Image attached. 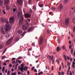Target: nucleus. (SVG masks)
<instances>
[{"label":"nucleus","instance_id":"obj_4","mask_svg":"<svg viewBox=\"0 0 75 75\" xmlns=\"http://www.w3.org/2000/svg\"><path fill=\"white\" fill-rule=\"evenodd\" d=\"M19 69H21V72H23V70H24V71H27V69H28V67L25 66L24 68H21L20 67Z\"/></svg>","mask_w":75,"mask_h":75},{"label":"nucleus","instance_id":"obj_7","mask_svg":"<svg viewBox=\"0 0 75 75\" xmlns=\"http://www.w3.org/2000/svg\"><path fill=\"white\" fill-rule=\"evenodd\" d=\"M43 42V37L42 36L40 38V40L39 41V44L40 45H41L42 44Z\"/></svg>","mask_w":75,"mask_h":75},{"label":"nucleus","instance_id":"obj_27","mask_svg":"<svg viewBox=\"0 0 75 75\" xmlns=\"http://www.w3.org/2000/svg\"><path fill=\"white\" fill-rule=\"evenodd\" d=\"M65 46L64 45L62 47V48L63 49V50H65Z\"/></svg>","mask_w":75,"mask_h":75},{"label":"nucleus","instance_id":"obj_31","mask_svg":"<svg viewBox=\"0 0 75 75\" xmlns=\"http://www.w3.org/2000/svg\"><path fill=\"white\" fill-rule=\"evenodd\" d=\"M52 10H55L56 9V8H55V7H52L51 8Z\"/></svg>","mask_w":75,"mask_h":75},{"label":"nucleus","instance_id":"obj_59","mask_svg":"<svg viewBox=\"0 0 75 75\" xmlns=\"http://www.w3.org/2000/svg\"><path fill=\"white\" fill-rule=\"evenodd\" d=\"M28 22H30V21L31 20V19H28Z\"/></svg>","mask_w":75,"mask_h":75},{"label":"nucleus","instance_id":"obj_51","mask_svg":"<svg viewBox=\"0 0 75 75\" xmlns=\"http://www.w3.org/2000/svg\"><path fill=\"white\" fill-rule=\"evenodd\" d=\"M27 73L28 75H29L30 74V72H29V71H28L27 72Z\"/></svg>","mask_w":75,"mask_h":75},{"label":"nucleus","instance_id":"obj_40","mask_svg":"<svg viewBox=\"0 0 75 75\" xmlns=\"http://www.w3.org/2000/svg\"><path fill=\"white\" fill-rule=\"evenodd\" d=\"M2 12L4 13V14H6V12H5V11H4H4H3Z\"/></svg>","mask_w":75,"mask_h":75},{"label":"nucleus","instance_id":"obj_63","mask_svg":"<svg viewBox=\"0 0 75 75\" xmlns=\"http://www.w3.org/2000/svg\"><path fill=\"white\" fill-rule=\"evenodd\" d=\"M34 71H35V72H37V69H35L34 70Z\"/></svg>","mask_w":75,"mask_h":75},{"label":"nucleus","instance_id":"obj_38","mask_svg":"<svg viewBox=\"0 0 75 75\" xmlns=\"http://www.w3.org/2000/svg\"><path fill=\"white\" fill-rule=\"evenodd\" d=\"M73 31L74 32L75 31V25L74 26V28L73 29Z\"/></svg>","mask_w":75,"mask_h":75},{"label":"nucleus","instance_id":"obj_54","mask_svg":"<svg viewBox=\"0 0 75 75\" xmlns=\"http://www.w3.org/2000/svg\"><path fill=\"white\" fill-rule=\"evenodd\" d=\"M61 66H60V67L59 68V71H61Z\"/></svg>","mask_w":75,"mask_h":75},{"label":"nucleus","instance_id":"obj_36","mask_svg":"<svg viewBox=\"0 0 75 75\" xmlns=\"http://www.w3.org/2000/svg\"><path fill=\"white\" fill-rule=\"evenodd\" d=\"M56 62H57V64H59V61L58 59L56 60Z\"/></svg>","mask_w":75,"mask_h":75},{"label":"nucleus","instance_id":"obj_64","mask_svg":"<svg viewBox=\"0 0 75 75\" xmlns=\"http://www.w3.org/2000/svg\"><path fill=\"white\" fill-rule=\"evenodd\" d=\"M11 71L12 72H13V71H14V69L12 68L11 69Z\"/></svg>","mask_w":75,"mask_h":75},{"label":"nucleus","instance_id":"obj_45","mask_svg":"<svg viewBox=\"0 0 75 75\" xmlns=\"http://www.w3.org/2000/svg\"><path fill=\"white\" fill-rule=\"evenodd\" d=\"M34 68H35V67H32L31 70H34Z\"/></svg>","mask_w":75,"mask_h":75},{"label":"nucleus","instance_id":"obj_25","mask_svg":"<svg viewBox=\"0 0 75 75\" xmlns=\"http://www.w3.org/2000/svg\"><path fill=\"white\" fill-rule=\"evenodd\" d=\"M19 34H20L22 33V31L21 30H20L18 31Z\"/></svg>","mask_w":75,"mask_h":75},{"label":"nucleus","instance_id":"obj_44","mask_svg":"<svg viewBox=\"0 0 75 75\" xmlns=\"http://www.w3.org/2000/svg\"><path fill=\"white\" fill-rule=\"evenodd\" d=\"M32 45L33 47H35V43H32Z\"/></svg>","mask_w":75,"mask_h":75},{"label":"nucleus","instance_id":"obj_18","mask_svg":"<svg viewBox=\"0 0 75 75\" xmlns=\"http://www.w3.org/2000/svg\"><path fill=\"white\" fill-rule=\"evenodd\" d=\"M61 50V47H57V49H56V50H57V51L58 52V51H59Z\"/></svg>","mask_w":75,"mask_h":75},{"label":"nucleus","instance_id":"obj_50","mask_svg":"<svg viewBox=\"0 0 75 75\" xmlns=\"http://www.w3.org/2000/svg\"><path fill=\"white\" fill-rule=\"evenodd\" d=\"M12 64H16V62L15 61H13V62H12Z\"/></svg>","mask_w":75,"mask_h":75},{"label":"nucleus","instance_id":"obj_48","mask_svg":"<svg viewBox=\"0 0 75 75\" xmlns=\"http://www.w3.org/2000/svg\"><path fill=\"white\" fill-rule=\"evenodd\" d=\"M5 58V56H4L3 57H2V59H4Z\"/></svg>","mask_w":75,"mask_h":75},{"label":"nucleus","instance_id":"obj_13","mask_svg":"<svg viewBox=\"0 0 75 75\" xmlns=\"http://www.w3.org/2000/svg\"><path fill=\"white\" fill-rule=\"evenodd\" d=\"M33 27H30L28 29V32H30V31H32V30H33Z\"/></svg>","mask_w":75,"mask_h":75},{"label":"nucleus","instance_id":"obj_46","mask_svg":"<svg viewBox=\"0 0 75 75\" xmlns=\"http://www.w3.org/2000/svg\"><path fill=\"white\" fill-rule=\"evenodd\" d=\"M50 30H47V33H50Z\"/></svg>","mask_w":75,"mask_h":75},{"label":"nucleus","instance_id":"obj_16","mask_svg":"<svg viewBox=\"0 0 75 75\" xmlns=\"http://www.w3.org/2000/svg\"><path fill=\"white\" fill-rule=\"evenodd\" d=\"M1 33L3 34H5V31H4V30L3 28H2V29H1Z\"/></svg>","mask_w":75,"mask_h":75},{"label":"nucleus","instance_id":"obj_56","mask_svg":"<svg viewBox=\"0 0 75 75\" xmlns=\"http://www.w3.org/2000/svg\"><path fill=\"white\" fill-rule=\"evenodd\" d=\"M71 48H72V46H69V49H71Z\"/></svg>","mask_w":75,"mask_h":75},{"label":"nucleus","instance_id":"obj_39","mask_svg":"<svg viewBox=\"0 0 75 75\" xmlns=\"http://www.w3.org/2000/svg\"><path fill=\"white\" fill-rule=\"evenodd\" d=\"M21 60L18 61V62L17 61V62H18V63H19V64H21Z\"/></svg>","mask_w":75,"mask_h":75},{"label":"nucleus","instance_id":"obj_35","mask_svg":"<svg viewBox=\"0 0 75 75\" xmlns=\"http://www.w3.org/2000/svg\"><path fill=\"white\" fill-rule=\"evenodd\" d=\"M3 47V45H0V49H1V48H2Z\"/></svg>","mask_w":75,"mask_h":75},{"label":"nucleus","instance_id":"obj_53","mask_svg":"<svg viewBox=\"0 0 75 75\" xmlns=\"http://www.w3.org/2000/svg\"><path fill=\"white\" fill-rule=\"evenodd\" d=\"M12 67V65L10 64L9 65V67Z\"/></svg>","mask_w":75,"mask_h":75},{"label":"nucleus","instance_id":"obj_43","mask_svg":"<svg viewBox=\"0 0 75 75\" xmlns=\"http://www.w3.org/2000/svg\"><path fill=\"white\" fill-rule=\"evenodd\" d=\"M16 59V58H13L12 59V61H14Z\"/></svg>","mask_w":75,"mask_h":75},{"label":"nucleus","instance_id":"obj_24","mask_svg":"<svg viewBox=\"0 0 75 75\" xmlns=\"http://www.w3.org/2000/svg\"><path fill=\"white\" fill-rule=\"evenodd\" d=\"M63 56L64 57V59L65 61H67V56L65 54H63Z\"/></svg>","mask_w":75,"mask_h":75},{"label":"nucleus","instance_id":"obj_58","mask_svg":"<svg viewBox=\"0 0 75 75\" xmlns=\"http://www.w3.org/2000/svg\"><path fill=\"white\" fill-rule=\"evenodd\" d=\"M5 62H9V60H6V61Z\"/></svg>","mask_w":75,"mask_h":75},{"label":"nucleus","instance_id":"obj_52","mask_svg":"<svg viewBox=\"0 0 75 75\" xmlns=\"http://www.w3.org/2000/svg\"><path fill=\"white\" fill-rule=\"evenodd\" d=\"M61 72H58V75H61Z\"/></svg>","mask_w":75,"mask_h":75},{"label":"nucleus","instance_id":"obj_22","mask_svg":"<svg viewBox=\"0 0 75 75\" xmlns=\"http://www.w3.org/2000/svg\"><path fill=\"white\" fill-rule=\"evenodd\" d=\"M38 5H39V6L40 7H42L44 6V5L43 4H39Z\"/></svg>","mask_w":75,"mask_h":75},{"label":"nucleus","instance_id":"obj_2","mask_svg":"<svg viewBox=\"0 0 75 75\" xmlns=\"http://www.w3.org/2000/svg\"><path fill=\"white\" fill-rule=\"evenodd\" d=\"M11 28L10 27V26L9 25H6V27L5 28V31L6 32L7 31H9L10 30V29Z\"/></svg>","mask_w":75,"mask_h":75},{"label":"nucleus","instance_id":"obj_62","mask_svg":"<svg viewBox=\"0 0 75 75\" xmlns=\"http://www.w3.org/2000/svg\"><path fill=\"white\" fill-rule=\"evenodd\" d=\"M62 75H64V72L63 71H62Z\"/></svg>","mask_w":75,"mask_h":75},{"label":"nucleus","instance_id":"obj_41","mask_svg":"<svg viewBox=\"0 0 75 75\" xmlns=\"http://www.w3.org/2000/svg\"><path fill=\"white\" fill-rule=\"evenodd\" d=\"M67 65V66H69V67L70 66V63L69 62H68Z\"/></svg>","mask_w":75,"mask_h":75},{"label":"nucleus","instance_id":"obj_11","mask_svg":"<svg viewBox=\"0 0 75 75\" xmlns=\"http://www.w3.org/2000/svg\"><path fill=\"white\" fill-rule=\"evenodd\" d=\"M22 28L23 30H26L27 29V26L25 25H23Z\"/></svg>","mask_w":75,"mask_h":75},{"label":"nucleus","instance_id":"obj_26","mask_svg":"<svg viewBox=\"0 0 75 75\" xmlns=\"http://www.w3.org/2000/svg\"><path fill=\"white\" fill-rule=\"evenodd\" d=\"M10 6H6V10H9V9H10Z\"/></svg>","mask_w":75,"mask_h":75},{"label":"nucleus","instance_id":"obj_14","mask_svg":"<svg viewBox=\"0 0 75 75\" xmlns=\"http://www.w3.org/2000/svg\"><path fill=\"white\" fill-rule=\"evenodd\" d=\"M59 8L60 10H62V8H63V7H62V5L61 4H60L59 7Z\"/></svg>","mask_w":75,"mask_h":75},{"label":"nucleus","instance_id":"obj_19","mask_svg":"<svg viewBox=\"0 0 75 75\" xmlns=\"http://www.w3.org/2000/svg\"><path fill=\"white\" fill-rule=\"evenodd\" d=\"M47 58H50V64H51V56H49V55H48L47 56Z\"/></svg>","mask_w":75,"mask_h":75},{"label":"nucleus","instance_id":"obj_15","mask_svg":"<svg viewBox=\"0 0 75 75\" xmlns=\"http://www.w3.org/2000/svg\"><path fill=\"white\" fill-rule=\"evenodd\" d=\"M51 58V60L52 61V64H53L54 63V59H53V58H54L53 56L52 55Z\"/></svg>","mask_w":75,"mask_h":75},{"label":"nucleus","instance_id":"obj_5","mask_svg":"<svg viewBox=\"0 0 75 75\" xmlns=\"http://www.w3.org/2000/svg\"><path fill=\"white\" fill-rule=\"evenodd\" d=\"M4 6H6L8 5V4H9V3H10V1L9 0H4Z\"/></svg>","mask_w":75,"mask_h":75},{"label":"nucleus","instance_id":"obj_21","mask_svg":"<svg viewBox=\"0 0 75 75\" xmlns=\"http://www.w3.org/2000/svg\"><path fill=\"white\" fill-rule=\"evenodd\" d=\"M19 40V39H18V38H16L15 41H16V42H17Z\"/></svg>","mask_w":75,"mask_h":75},{"label":"nucleus","instance_id":"obj_23","mask_svg":"<svg viewBox=\"0 0 75 75\" xmlns=\"http://www.w3.org/2000/svg\"><path fill=\"white\" fill-rule=\"evenodd\" d=\"M3 1H2L1 0H0V5L1 6L2 4H3Z\"/></svg>","mask_w":75,"mask_h":75},{"label":"nucleus","instance_id":"obj_3","mask_svg":"<svg viewBox=\"0 0 75 75\" xmlns=\"http://www.w3.org/2000/svg\"><path fill=\"white\" fill-rule=\"evenodd\" d=\"M13 37H11L10 39L8 40L6 42V44L7 45H9L11 44V41H13Z\"/></svg>","mask_w":75,"mask_h":75},{"label":"nucleus","instance_id":"obj_60","mask_svg":"<svg viewBox=\"0 0 75 75\" xmlns=\"http://www.w3.org/2000/svg\"><path fill=\"white\" fill-rule=\"evenodd\" d=\"M69 44H71V41L70 40L69 41Z\"/></svg>","mask_w":75,"mask_h":75},{"label":"nucleus","instance_id":"obj_32","mask_svg":"<svg viewBox=\"0 0 75 75\" xmlns=\"http://www.w3.org/2000/svg\"><path fill=\"white\" fill-rule=\"evenodd\" d=\"M71 54H73V49H72V48L71 49Z\"/></svg>","mask_w":75,"mask_h":75},{"label":"nucleus","instance_id":"obj_28","mask_svg":"<svg viewBox=\"0 0 75 75\" xmlns=\"http://www.w3.org/2000/svg\"><path fill=\"white\" fill-rule=\"evenodd\" d=\"M33 10H36V7L35 6H33Z\"/></svg>","mask_w":75,"mask_h":75},{"label":"nucleus","instance_id":"obj_34","mask_svg":"<svg viewBox=\"0 0 75 75\" xmlns=\"http://www.w3.org/2000/svg\"><path fill=\"white\" fill-rule=\"evenodd\" d=\"M18 59H23V57L22 56H20L18 57Z\"/></svg>","mask_w":75,"mask_h":75},{"label":"nucleus","instance_id":"obj_42","mask_svg":"<svg viewBox=\"0 0 75 75\" xmlns=\"http://www.w3.org/2000/svg\"><path fill=\"white\" fill-rule=\"evenodd\" d=\"M29 13H33V11L32 10H30L29 11Z\"/></svg>","mask_w":75,"mask_h":75},{"label":"nucleus","instance_id":"obj_12","mask_svg":"<svg viewBox=\"0 0 75 75\" xmlns=\"http://www.w3.org/2000/svg\"><path fill=\"white\" fill-rule=\"evenodd\" d=\"M6 35V38H9L10 37V34H9V33H7L5 34Z\"/></svg>","mask_w":75,"mask_h":75},{"label":"nucleus","instance_id":"obj_8","mask_svg":"<svg viewBox=\"0 0 75 75\" xmlns=\"http://www.w3.org/2000/svg\"><path fill=\"white\" fill-rule=\"evenodd\" d=\"M17 3H18L19 5L22 6L23 5V0H18L17 1Z\"/></svg>","mask_w":75,"mask_h":75},{"label":"nucleus","instance_id":"obj_17","mask_svg":"<svg viewBox=\"0 0 75 75\" xmlns=\"http://www.w3.org/2000/svg\"><path fill=\"white\" fill-rule=\"evenodd\" d=\"M6 20L4 19H3V18H1V19L0 21V22H3V23H4L5 22Z\"/></svg>","mask_w":75,"mask_h":75},{"label":"nucleus","instance_id":"obj_37","mask_svg":"<svg viewBox=\"0 0 75 75\" xmlns=\"http://www.w3.org/2000/svg\"><path fill=\"white\" fill-rule=\"evenodd\" d=\"M23 67H24V65L23 64H21V68H23Z\"/></svg>","mask_w":75,"mask_h":75},{"label":"nucleus","instance_id":"obj_55","mask_svg":"<svg viewBox=\"0 0 75 75\" xmlns=\"http://www.w3.org/2000/svg\"><path fill=\"white\" fill-rule=\"evenodd\" d=\"M39 73L40 74H43V72H41Z\"/></svg>","mask_w":75,"mask_h":75},{"label":"nucleus","instance_id":"obj_6","mask_svg":"<svg viewBox=\"0 0 75 75\" xmlns=\"http://www.w3.org/2000/svg\"><path fill=\"white\" fill-rule=\"evenodd\" d=\"M9 21L10 23L13 24L14 23V18L13 17H11L10 18Z\"/></svg>","mask_w":75,"mask_h":75},{"label":"nucleus","instance_id":"obj_1","mask_svg":"<svg viewBox=\"0 0 75 75\" xmlns=\"http://www.w3.org/2000/svg\"><path fill=\"white\" fill-rule=\"evenodd\" d=\"M23 14H22V12H19L18 13V14L17 18L18 19L19 17H20L19 20V23L20 24V25H21L23 24V21L24 20V18L23 17Z\"/></svg>","mask_w":75,"mask_h":75},{"label":"nucleus","instance_id":"obj_33","mask_svg":"<svg viewBox=\"0 0 75 75\" xmlns=\"http://www.w3.org/2000/svg\"><path fill=\"white\" fill-rule=\"evenodd\" d=\"M3 69H2V71L4 72V70L5 69V67H3Z\"/></svg>","mask_w":75,"mask_h":75},{"label":"nucleus","instance_id":"obj_30","mask_svg":"<svg viewBox=\"0 0 75 75\" xmlns=\"http://www.w3.org/2000/svg\"><path fill=\"white\" fill-rule=\"evenodd\" d=\"M17 73L16 72H15V73H12L11 74V75H16Z\"/></svg>","mask_w":75,"mask_h":75},{"label":"nucleus","instance_id":"obj_10","mask_svg":"<svg viewBox=\"0 0 75 75\" xmlns=\"http://www.w3.org/2000/svg\"><path fill=\"white\" fill-rule=\"evenodd\" d=\"M25 14L26 18H30L31 17V15L30 13H25Z\"/></svg>","mask_w":75,"mask_h":75},{"label":"nucleus","instance_id":"obj_61","mask_svg":"<svg viewBox=\"0 0 75 75\" xmlns=\"http://www.w3.org/2000/svg\"><path fill=\"white\" fill-rule=\"evenodd\" d=\"M31 0H29V2H28V4H29V3H30L31 2Z\"/></svg>","mask_w":75,"mask_h":75},{"label":"nucleus","instance_id":"obj_9","mask_svg":"<svg viewBox=\"0 0 75 75\" xmlns=\"http://www.w3.org/2000/svg\"><path fill=\"white\" fill-rule=\"evenodd\" d=\"M69 18H67L65 20V24L67 26L69 24Z\"/></svg>","mask_w":75,"mask_h":75},{"label":"nucleus","instance_id":"obj_47","mask_svg":"<svg viewBox=\"0 0 75 75\" xmlns=\"http://www.w3.org/2000/svg\"><path fill=\"white\" fill-rule=\"evenodd\" d=\"M3 65L4 66H6V63H3Z\"/></svg>","mask_w":75,"mask_h":75},{"label":"nucleus","instance_id":"obj_57","mask_svg":"<svg viewBox=\"0 0 75 75\" xmlns=\"http://www.w3.org/2000/svg\"><path fill=\"white\" fill-rule=\"evenodd\" d=\"M70 75H72V73H71V71H70Z\"/></svg>","mask_w":75,"mask_h":75},{"label":"nucleus","instance_id":"obj_29","mask_svg":"<svg viewBox=\"0 0 75 75\" xmlns=\"http://www.w3.org/2000/svg\"><path fill=\"white\" fill-rule=\"evenodd\" d=\"M25 32H24L23 33H22L21 35V36H24V35H25Z\"/></svg>","mask_w":75,"mask_h":75},{"label":"nucleus","instance_id":"obj_49","mask_svg":"<svg viewBox=\"0 0 75 75\" xmlns=\"http://www.w3.org/2000/svg\"><path fill=\"white\" fill-rule=\"evenodd\" d=\"M7 74L8 75H10V71H8Z\"/></svg>","mask_w":75,"mask_h":75},{"label":"nucleus","instance_id":"obj_20","mask_svg":"<svg viewBox=\"0 0 75 75\" xmlns=\"http://www.w3.org/2000/svg\"><path fill=\"white\" fill-rule=\"evenodd\" d=\"M68 0H64V3L65 4H66L68 3Z\"/></svg>","mask_w":75,"mask_h":75}]
</instances>
